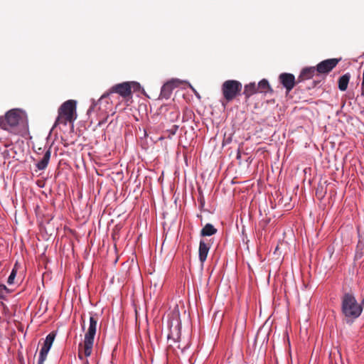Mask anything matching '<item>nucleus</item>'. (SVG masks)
<instances>
[{
    "mask_svg": "<svg viewBox=\"0 0 364 364\" xmlns=\"http://www.w3.org/2000/svg\"><path fill=\"white\" fill-rule=\"evenodd\" d=\"M90 324L87 331L85 334L84 343L79 345L78 357L80 360L83 357H89L92 352L94 339L97 331L98 316L97 314L90 313Z\"/></svg>",
    "mask_w": 364,
    "mask_h": 364,
    "instance_id": "1",
    "label": "nucleus"
},
{
    "mask_svg": "<svg viewBox=\"0 0 364 364\" xmlns=\"http://www.w3.org/2000/svg\"><path fill=\"white\" fill-rule=\"evenodd\" d=\"M168 327L169 333L167 336L168 349H173V350L176 352V355L179 356V353L176 350V348L183 354L188 348V345L181 347L179 343L181 338V322L178 319L171 321L168 323Z\"/></svg>",
    "mask_w": 364,
    "mask_h": 364,
    "instance_id": "2",
    "label": "nucleus"
},
{
    "mask_svg": "<svg viewBox=\"0 0 364 364\" xmlns=\"http://www.w3.org/2000/svg\"><path fill=\"white\" fill-rule=\"evenodd\" d=\"M342 312L346 317L356 318L362 313L363 308L350 293H345L342 297Z\"/></svg>",
    "mask_w": 364,
    "mask_h": 364,
    "instance_id": "3",
    "label": "nucleus"
},
{
    "mask_svg": "<svg viewBox=\"0 0 364 364\" xmlns=\"http://www.w3.org/2000/svg\"><path fill=\"white\" fill-rule=\"evenodd\" d=\"M23 118L24 113L21 109H11L6 113L4 117H0V127L11 131L23 122Z\"/></svg>",
    "mask_w": 364,
    "mask_h": 364,
    "instance_id": "4",
    "label": "nucleus"
},
{
    "mask_svg": "<svg viewBox=\"0 0 364 364\" xmlns=\"http://www.w3.org/2000/svg\"><path fill=\"white\" fill-rule=\"evenodd\" d=\"M76 102L73 100L65 102L58 110L59 116L56 119L55 124L63 123L67 124L68 122H73L76 119Z\"/></svg>",
    "mask_w": 364,
    "mask_h": 364,
    "instance_id": "5",
    "label": "nucleus"
},
{
    "mask_svg": "<svg viewBox=\"0 0 364 364\" xmlns=\"http://www.w3.org/2000/svg\"><path fill=\"white\" fill-rule=\"evenodd\" d=\"M242 88V83L237 80H228L223 82L222 92L227 102L232 101L240 94Z\"/></svg>",
    "mask_w": 364,
    "mask_h": 364,
    "instance_id": "6",
    "label": "nucleus"
},
{
    "mask_svg": "<svg viewBox=\"0 0 364 364\" xmlns=\"http://www.w3.org/2000/svg\"><path fill=\"white\" fill-rule=\"evenodd\" d=\"M114 92L118 93L123 97H127L129 96L132 93L130 83L128 82H125L114 85L109 90V92L105 93L101 96L98 102H101L104 98H106L109 94Z\"/></svg>",
    "mask_w": 364,
    "mask_h": 364,
    "instance_id": "7",
    "label": "nucleus"
},
{
    "mask_svg": "<svg viewBox=\"0 0 364 364\" xmlns=\"http://www.w3.org/2000/svg\"><path fill=\"white\" fill-rule=\"evenodd\" d=\"M339 60L331 58L321 61L316 65V70L318 73H328L332 70L338 64Z\"/></svg>",
    "mask_w": 364,
    "mask_h": 364,
    "instance_id": "8",
    "label": "nucleus"
},
{
    "mask_svg": "<svg viewBox=\"0 0 364 364\" xmlns=\"http://www.w3.org/2000/svg\"><path fill=\"white\" fill-rule=\"evenodd\" d=\"M178 85V80H172L168 81L166 83H165L161 89L160 97L161 99H166V100L169 99L172 94L173 90L176 87H177Z\"/></svg>",
    "mask_w": 364,
    "mask_h": 364,
    "instance_id": "9",
    "label": "nucleus"
},
{
    "mask_svg": "<svg viewBox=\"0 0 364 364\" xmlns=\"http://www.w3.org/2000/svg\"><path fill=\"white\" fill-rule=\"evenodd\" d=\"M279 81L282 85L286 88L287 92L291 91L295 85V77L291 73H282L280 74Z\"/></svg>",
    "mask_w": 364,
    "mask_h": 364,
    "instance_id": "10",
    "label": "nucleus"
},
{
    "mask_svg": "<svg viewBox=\"0 0 364 364\" xmlns=\"http://www.w3.org/2000/svg\"><path fill=\"white\" fill-rule=\"evenodd\" d=\"M210 240H200L198 250V259L201 264H203L207 259L208 254L211 247Z\"/></svg>",
    "mask_w": 364,
    "mask_h": 364,
    "instance_id": "11",
    "label": "nucleus"
},
{
    "mask_svg": "<svg viewBox=\"0 0 364 364\" xmlns=\"http://www.w3.org/2000/svg\"><path fill=\"white\" fill-rule=\"evenodd\" d=\"M50 156H51V149H50V147H49L45 151L42 159L41 160H39L36 164V166L38 170L43 171V170H45L47 168V166L48 165V163L50 161Z\"/></svg>",
    "mask_w": 364,
    "mask_h": 364,
    "instance_id": "12",
    "label": "nucleus"
},
{
    "mask_svg": "<svg viewBox=\"0 0 364 364\" xmlns=\"http://www.w3.org/2000/svg\"><path fill=\"white\" fill-rule=\"evenodd\" d=\"M316 72H317V70L315 67L304 68L298 77V82H300L306 80L311 79L315 75Z\"/></svg>",
    "mask_w": 364,
    "mask_h": 364,
    "instance_id": "13",
    "label": "nucleus"
},
{
    "mask_svg": "<svg viewBox=\"0 0 364 364\" xmlns=\"http://www.w3.org/2000/svg\"><path fill=\"white\" fill-rule=\"evenodd\" d=\"M257 92H258L257 86L255 84V82H250L249 84L245 85L243 95L245 96V98L247 100L252 95L257 93Z\"/></svg>",
    "mask_w": 364,
    "mask_h": 364,
    "instance_id": "14",
    "label": "nucleus"
},
{
    "mask_svg": "<svg viewBox=\"0 0 364 364\" xmlns=\"http://www.w3.org/2000/svg\"><path fill=\"white\" fill-rule=\"evenodd\" d=\"M257 86L258 92L267 94L268 92L272 93L273 92L269 84V82L266 79H262L260 80Z\"/></svg>",
    "mask_w": 364,
    "mask_h": 364,
    "instance_id": "15",
    "label": "nucleus"
},
{
    "mask_svg": "<svg viewBox=\"0 0 364 364\" xmlns=\"http://www.w3.org/2000/svg\"><path fill=\"white\" fill-rule=\"evenodd\" d=\"M217 229L210 223H207L200 230L201 237H209L217 233Z\"/></svg>",
    "mask_w": 364,
    "mask_h": 364,
    "instance_id": "16",
    "label": "nucleus"
},
{
    "mask_svg": "<svg viewBox=\"0 0 364 364\" xmlns=\"http://www.w3.org/2000/svg\"><path fill=\"white\" fill-rule=\"evenodd\" d=\"M350 78V73H346L338 79V88L341 91L346 90Z\"/></svg>",
    "mask_w": 364,
    "mask_h": 364,
    "instance_id": "17",
    "label": "nucleus"
},
{
    "mask_svg": "<svg viewBox=\"0 0 364 364\" xmlns=\"http://www.w3.org/2000/svg\"><path fill=\"white\" fill-rule=\"evenodd\" d=\"M55 336H56V333L55 332H54V331L50 332L46 337V339H45V341L43 342V346L50 350L51 346H52V345H53V341L55 340Z\"/></svg>",
    "mask_w": 364,
    "mask_h": 364,
    "instance_id": "18",
    "label": "nucleus"
},
{
    "mask_svg": "<svg viewBox=\"0 0 364 364\" xmlns=\"http://www.w3.org/2000/svg\"><path fill=\"white\" fill-rule=\"evenodd\" d=\"M49 349L46 348L45 346H42L39 353V358L38 360V364H43L44 361L46 359L47 355L49 352Z\"/></svg>",
    "mask_w": 364,
    "mask_h": 364,
    "instance_id": "19",
    "label": "nucleus"
},
{
    "mask_svg": "<svg viewBox=\"0 0 364 364\" xmlns=\"http://www.w3.org/2000/svg\"><path fill=\"white\" fill-rule=\"evenodd\" d=\"M10 293L9 289L4 284H0V299H4Z\"/></svg>",
    "mask_w": 364,
    "mask_h": 364,
    "instance_id": "20",
    "label": "nucleus"
},
{
    "mask_svg": "<svg viewBox=\"0 0 364 364\" xmlns=\"http://www.w3.org/2000/svg\"><path fill=\"white\" fill-rule=\"evenodd\" d=\"M17 274V269L14 267L10 273V275L9 276V278L7 279L8 284L11 285L14 284V279L16 277Z\"/></svg>",
    "mask_w": 364,
    "mask_h": 364,
    "instance_id": "21",
    "label": "nucleus"
},
{
    "mask_svg": "<svg viewBox=\"0 0 364 364\" xmlns=\"http://www.w3.org/2000/svg\"><path fill=\"white\" fill-rule=\"evenodd\" d=\"M178 129V125H173L171 129H167L166 132L168 133V137H171V136H173L176 134Z\"/></svg>",
    "mask_w": 364,
    "mask_h": 364,
    "instance_id": "22",
    "label": "nucleus"
},
{
    "mask_svg": "<svg viewBox=\"0 0 364 364\" xmlns=\"http://www.w3.org/2000/svg\"><path fill=\"white\" fill-rule=\"evenodd\" d=\"M96 105H97V102H95V100H92V104L90 106V107L89 108V109L87 110V114H89L90 112H91L94 109V108L96 106Z\"/></svg>",
    "mask_w": 364,
    "mask_h": 364,
    "instance_id": "23",
    "label": "nucleus"
},
{
    "mask_svg": "<svg viewBox=\"0 0 364 364\" xmlns=\"http://www.w3.org/2000/svg\"><path fill=\"white\" fill-rule=\"evenodd\" d=\"M189 86L191 87V90L193 91V92L195 93V95L198 97V98H200V95L199 94L196 92V90L191 85H189Z\"/></svg>",
    "mask_w": 364,
    "mask_h": 364,
    "instance_id": "24",
    "label": "nucleus"
},
{
    "mask_svg": "<svg viewBox=\"0 0 364 364\" xmlns=\"http://www.w3.org/2000/svg\"><path fill=\"white\" fill-rule=\"evenodd\" d=\"M361 95L364 96V86L361 87Z\"/></svg>",
    "mask_w": 364,
    "mask_h": 364,
    "instance_id": "25",
    "label": "nucleus"
},
{
    "mask_svg": "<svg viewBox=\"0 0 364 364\" xmlns=\"http://www.w3.org/2000/svg\"><path fill=\"white\" fill-rule=\"evenodd\" d=\"M361 87H364V77L363 76V80L361 82Z\"/></svg>",
    "mask_w": 364,
    "mask_h": 364,
    "instance_id": "26",
    "label": "nucleus"
},
{
    "mask_svg": "<svg viewBox=\"0 0 364 364\" xmlns=\"http://www.w3.org/2000/svg\"><path fill=\"white\" fill-rule=\"evenodd\" d=\"M200 204H201V206L204 205V200L202 199L200 200Z\"/></svg>",
    "mask_w": 364,
    "mask_h": 364,
    "instance_id": "27",
    "label": "nucleus"
},
{
    "mask_svg": "<svg viewBox=\"0 0 364 364\" xmlns=\"http://www.w3.org/2000/svg\"><path fill=\"white\" fill-rule=\"evenodd\" d=\"M102 122H100L98 123V126H99V127H100V126L102 125Z\"/></svg>",
    "mask_w": 364,
    "mask_h": 364,
    "instance_id": "28",
    "label": "nucleus"
},
{
    "mask_svg": "<svg viewBox=\"0 0 364 364\" xmlns=\"http://www.w3.org/2000/svg\"><path fill=\"white\" fill-rule=\"evenodd\" d=\"M176 116L178 117L179 116V114L178 112H176Z\"/></svg>",
    "mask_w": 364,
    "mask_h": 364,
    "instance_id": "29",
    "label": "nucleus"
}]
</instances>
